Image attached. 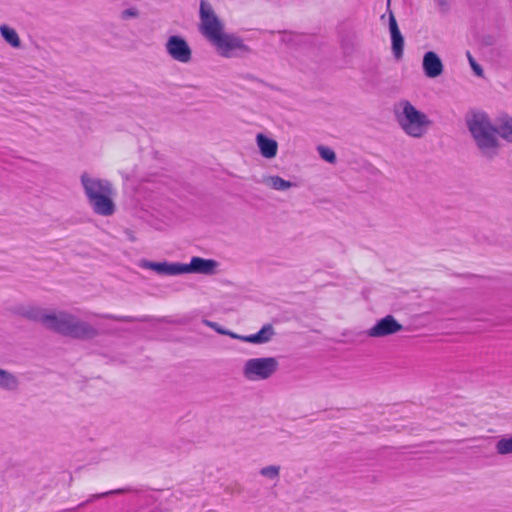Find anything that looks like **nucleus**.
I'll use <instances>...</instances> for the list:
<instances>
[{"instance_id":"1","label":"nucleus","mask_w":512,"mask_h":512,"mask_svg":"<svg viewBox=\"0 0 512 512\" xmlns=\"http://www.w3.org/2000/svg\"><path fill=\"white\" fill-rule=\"evenodd\" d=\"M14 312L27 320L41 323L50 331L73 339L91 340L100 334L91 324L67 311L55 313L39 306L20 305Z\"/></svg>"},{"instance_id":"2","label":"nucleus","mask_w":512,"mask_h":512,"mask_svg":"<svg viewBox=\"0 0 512 512\" xmlns=\"http://www.w3.org/2000/svg\"><path fill=\"white\" fill-rule=\"evenodd\" d=\"M465 122L481 156L487 160H493L499 154L501 143L498 136L512 143V117L509 115L501 117L495 126L486 112L470 111Z\"/></svg>"},{"instance_id":"3","label":"nucleus","mask_w":512,"mask_h":512,"mask_svg":"<svg viewBox=\"0 0 512 512\" xmlns=\"http://www.w3.org/2000/svg\"><path fill=\"white\" fill-rule=\"evenodd\" d=\"M200 31L216 48L218 54L225 58L243 57L251 53L243 39L224 32V25L206 0L200 1Z\"/></svg>"},{"instance_id":"4","label":"nucleus","mask_w":512,"mask_h":512,"mask_svg":"<svg viewBox=\"0 0 512 512\" xmlns=\"http://www.w3.org/2000/svg\"><path fill=\"white\" fill-rule=\"evenodd\" d=\"M400 106L402 110L395 112V118L400 128L410 137L422 138L432 125V121L408 100L401 101Z\"/></svg>"},{"instance_id":"5","label":"nucleus","mask_w":512,"mask_h":512,"mask_svg":"<svg viewBox=\"0 0 512 512\" xmlns=\"http://www.w3.org/2000/svg\"><path fill=\"white\" fill-rule=\"evenodd\" d=\"M279 367L274 357L252 358L245 362L243 376L250 381L266 380L270 378Z\"/></svg>"},{"instance_id":"6","label":"nucleus","mask_w":512,"mask_h":512,"mask_svg":"<svg viewBox=\"0 0 512 512\" xmlns=\"http://www.w3.org/2000/svg\"><path fill=\"white\" fill-rule=\"evenodd\" d=\"M170 57L180 63H188L192 59V50L187 41L179 36H170L165 44Z\"/></svg>"},{"instance_id":"7","label":"nucleus","mask_w":512,"mask_h":512,"mask_svg":"<svg viewBox=\"0 0 512 512\" xmlns=\"http://www.w3.org/2000/svg\"><path fill=\"white\" fill-rule=\"evenodd\" d=\"M402 330V324H400L394 316L387 315L378 320L366 333L369 337L379 338L393 335Z\"/></svg>"},{"instance_id":"8","label":"nucleus","mask_w":512,"mask_h":512,"mask_svg":"<svg viewBox=\"0 0 512 512\" xmlns=\"http://www.w3.org/2000/svg\"><path fill=\"white\" fill-rule=\"evenodd\" d=\"M91 194V199L88 200V203L93 209V212L97 215L101 216H111L114 214L116 207L112 200V196L114 195V189L112 188V192H103L101 194Z\"/></svg>"},{"instance_id":"9","label":"nucleus","mask_w":512,"mask_h":512,"mask_svg":"<svg viewBox=\"0 0 512 512\" xmlns=\"http://www.w3.org/2000/svg\"><path fill=\"white\" fill-rule=\"evenodd\" d=\"M218 266L219 263L216 260L205 259L198 256L192 257L188 264L183 263L184 274L194 273L211 276L217 273Z\"/></svg>"},{"instance_id":"10","label":"nucleus","mask_w":512,"mask_h":512,"mask_svg":"<svg viewBox=\"0 0 512 512\" xmlns=\"http://www.w3.org/2000/svg\"><path fill=\"white\" fill-rule=\"evenodd\" d=\"M80 180L87 200L91 199V192L92 194L112 192L113 186L111 182L106 179L90 177L87 173H83Z\"/></svg>"},{"instance_id":"11","label":"nucleus","mask_w":512,"mask_h":512,"mask_svg":"<svg viewBox=\"0 0 512 512\" xmlns=\"http://www.w3.org/2000/svg\"><path fill=\"white\" fill-rule=\"evenodd\" d=\"M140 267L144 269H150L160 275H181L184 274L183 263L175 262H153L149 260H141Z\"/></svg>"},{"instance_id":"12","label":"nucleus","mask_w":512,"mask_h":512,"mask_svg":"<svg viewBox=\"0 0 512 512\" xmlns=\"http://www.w3.org/2000/svg\"><path fill=\"white\" fill-rule=\"evenodd\" d=\"M422 68L428 78H436L443 73L444 66L437 53L428 51L423 56Z\"/></svg>"},{"instance_id":"13","label":"nucleus","mask_w":512,"mask_h":512,"mask_svg":"<svg viewBox=\"0 0 512 512\" xmlns=\"http://www.w3.org/2000/svg\"><path fill=\"white\" fill-rule=\"evenodd\" d=\"M389 31L391 35L393 55L397 60H399L403 57L404 37L400 32L397 21L392 12L389 14Z\"/></svg>"},{"instance_id":"14","label":"nucleus","mask_w":512,"mask_h":512,"mask_svg":"<svg viewBox=\"0 0 512 512\" xmlns=\"http://www.w3.org/2000/svg\"><path fill=\"white\" fill-rule=\"evenodd\" d=\"M275 334L271 324L264 325L257 333L251 335L230 334V337L241 340L243 342L264 344L269 342Z\"/></svg>"},{"instance_id":"15","label":"nucleus","mask_w":512,"mask_h":512,"mask_svg":"<svg viewBox=\"0 0 512 512\" xmlns=\"http://www.w3.org/2000/svg\"><path fill=\"white\" fill-rule=\"evenodd\" d=\"M257 145L263 157L271 159L276 156L278 144L274 139H271L263 134H258L256 137Z\"/></svg>"},{"instance_id":"16","label":"nucleus","mask_w":512,"mask_h":512,"mask_svg":"<svg viewBox=\"0 0 512 512\" xmlns=\"http://www.w3.org/2000/svg\"><path fill=\"white\" fill-rule=\"evenodd\" d=\"M18 385L19 381L13 373L0 368V388L13 391L18 388Z\"/></svg>"},{"instance_id":"17","label":"nucleus","mask_w":512,"mask_h":512,"mask_svg":"<svg viewBox=\"0 0 512 512\" xmlns=\"http://www.w3.org/2000/svg\"><path fill=\"white\" fill-rule=\"evenodd\" d=\"M0 32H1V35L4 38V40L7 43H9L12 47H14V48L20 47V45H21L20 38H19L17 32L13 28H11L7 25H2L0 27Z\"/></svg>"},{"instance_id":"18","label":"nucleus","mask_w":512,"mask_h":512,"mask_svg":"<svg viewBox=\"0 0 512 512\" xmlns=\"http://www.w3.org/2000/svg\"><path fill=\"white\" fill-rule=\"evenodd\" d=\"M97 317L103 318V319H110L118 322H149L151 320L150 316H141V317H134V316H117L113 314H96Z\"/></svg>"},{"instance_id":"19","label":"nucleus","mask_w":512,"mask_h":512,"mask_svg":"<svg viewBox=\"0 0 512 512\" xmlns=\"http://www.w3.org/2000/svg\"><path fill=\"white\" fill-rule=\"evenodd\" d=\"M266 183L277 191H285L291 187L296 186V183L285 180L277 175L268 177Z\"/></svg>"},{"instance_id":"20","label":"nucleus","mask_w":512,"mask_h":512,"mask_svg":"<svg viewBox=\"0 0 512 512\" xmlns=\"http://www.w3.org/2000/svg\"><path fill=\"white\" fill-rule=\"evenodd\" d=\"M496 451L500 455H507L512 453V435L498 440L496 443Z\"/></svg>"},{"instance_id":"21","label":"nucleus","mask_w":512,"mask_h":512,"mask_svg":"<svg viewBox=\"0 0 512 512\" xmlns=\"http://www.w3.org/2000/svg\"><path fill=\"white\" fill-rule=\"evenodd\" d=\"M317 151L321 158L330 164H334L337 160L335 152L329 147L319 145Z\"/></svg>"},{"instance_id":"22","label":"nucleus","mask_w":512,"mask_h":512,"mask_svg":"<svg viewBox=\"0 0 512 512\" xmlns=\"http://www.w3.org/2000/svg\"><path fill=\"white\" fill-rule=\"evenodd\" d=\"M128 491H131L130 488H125V489H115V490H111V491H107V492H103V493H99V494H94L92 495L87 501L81 503L79 505V507H83L85 506L87 503H90L94 500H97V499H100V498H103V497H106L108 495H113V494H121V493H124V492H128Z\"/></svg>"},{"instance_id":"23","label":"nucleus","mask_w":512,"mask_h":512,"mask_svg":"<svg viewBox=\"0 0 512 512\" xmlns=\"http://www.w3.org/2000/svg\"><path fill=\"white\" fill-rule=\"evenodd\" d=\"M279 473H280V466H277V465L266 466L260 470V474L269 479L278 478Z\"/></svg>"},{"instance_id":"24","label":"nucleus","mask_w":512,"mask_h":512,"mask_svg":"<svg viewBox=\"0 0 512 512\" xmlns=\"http://www.w3.org/2000/svg\"><path fill=\"white\" fill-rule=\"evenodd\" d=\"M467 57H468L470 66H471L472 70L474 71V73L477 76H482L483 75L482 67L476 62V60L473 58V56L471 55V53L469 51L467 52Z\"/></svg>"},{"instance_id":"25","label":"nucleus","mask_w":512,"mask_h":512,"mask_svg":"<svg viewBox=\"0 0 512 512\" xmlns=\"http://www.w3.org/2000/svg\"><path fill=\"white\" fill-rule=\"evenodd\" d=\"M139 16V10L135 7L125 9L121 12V19L127 20L129 18H137Z\"/></svg>"},{"instance_id":"26","label":"nucleus","mask_w":512,"mask_h":512,"mask_svg":"<svg viewBox=\"0 0 512 512\" xmlns=\"http://www.w3.org/2000/svg\"><path fill=\"white\" fill-rule=\"evenodd\" d=\"M204 323L213 328L215 331H217L219 334H222V335H229L230 334H234L233 332H230V331H227L221 327H219V325L216 323V322H212V321H209V320H204Z\"/></svg>"},{"instance_id":"27","label":"nucleus","mask_w":512,"mask_h":512,"mask_svg":"<svg viewBox=\"0 0 512 512\" xmlns=\"http://www.w3.org/2000/svg\"><path fill=\"white\" fill-rule=\"evenodd\" d=\"M440 12L447 13L449 11V2L448 0H435Z\"/></svg>"},{"instance_id":"28","label":"nucleus","mask_w":512,"mask_h":512,"mask_svg":"<svg viewBox=\"0 0 512 512\" xmlns=\"http://www.w3.org/2000/svg\"><path fill=\"white\" fill-rule=\"evenodd\" d=\"M129 240L135 241V237L132 234H129Z\"/></svg>"},{"instance_id":"29","label":"nucleus","mask_w":512,"mask_h":512,"mask_svg":"<svg viewBox=\"0 0 512 512\" xmlns=\"http://www.w3.org/2000/svg\"><path fill=\"white\" fill-rule=\"evenodd\" d=\"M388 1V4L390 3V0H387Z\"/></svg>"}]
</instances>
